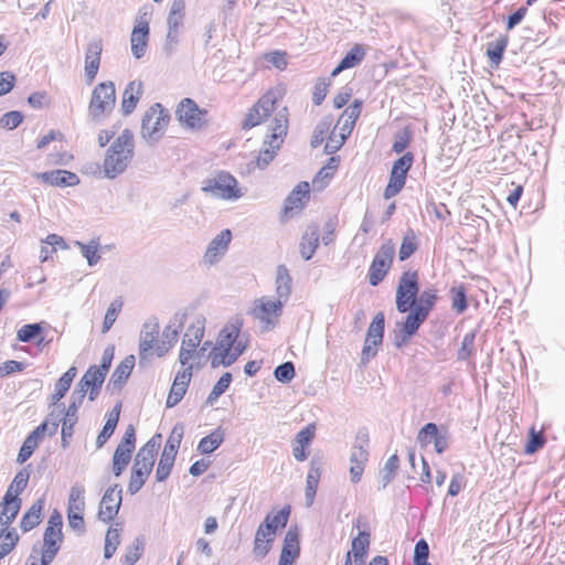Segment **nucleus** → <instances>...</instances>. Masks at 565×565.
<instances>
[{
    "label": "nucleus",
    "mask_w": 565,
    "mask_h": 565,
    "mask_svg": "<svg viewBox=\"0 0 565 565\" xmlns=\"http://www.w3.org/2000/svg\"><path fill=\"white\" fill-rule=\"evenodd\" d=\"M85 510V488L82 483H74L70 489L67 515L84 514Z\"/></svg>",
    "instance_id": "31"
},
{
    "label": "nucleus",
    "mask_w": 565,
    "mask_h": 565,
    "mask_svg": "<svg viewBox=\"0 0 565 565\" xmlns=\"http://www.w3.org/2000/svg\"><path fill=\"white\" fill-rule=\"evenodd\" d=\"M437 301V291L435 289H426L418 294L415 308L407 315L412 320L424 323L428 318L429 312L433 310Z\"/></svg>",
    "instance_id": "17"
},
{
    "label": "nucleus",
    "mask_w": 565,
    "mask_h": 565,
    "mask_svg": "<svg viewBox=\"0 0 565 565\" xmlns=\"http://www.w3.org/2000/svg\"><path fill=\"white\" fill-rule=\"evenodd\" d=\"M366 444H367L366 439L360 440V438H358V441L353 446L352 451H351V456H350L351 463L365 465V462L367 461V456H369L367 450L364 447V445H366Z\"/></svg>",
    "instance_id": "61"
},
{
    "label": "nucleus",
    "mask_w": 565,
    "mask_h": 565,
    "mask_svg": "<svg viewBox=\"0 0 565 565\" xmlns=\"http://www.w3.org/2000/svg\"><path fill=\"white\" fill-rule=\"evenodd\" d=\"M77 374L75 366H71L55 383L54 393L52 394V404L55 405L61 401L70 390L72 382Z\"/></svg>",
    "instance_id": "36"
},
{
    "label": "nucleus",
    "mask_w": 565,
    "mask_h": 565,
    "mask_svg": "<svg viewBox=\"0 0 565 565\" xmlns=\"http://www.w3.org/2000/svg\"><path fill=\"white\" fill-rule=\"evenodd\" d=\"M309 200V183L300 182L286 198L284 213L292 215L299 212Z\"/></svg>",
    "instance_id": "20"
},
{
    "label": "nucleus",
    "mask_w": 565,
    "mask_h": 565,
    "mask_svg": "<svg viewBox=\"0 0 565 565\" xmlns=\"http://www.w3.org/2000/svg\"><path fill=\"white\" fill-rule=\"evenodd\" d=\"M370 533L367 531L359 532L352 540V551L355 565H363L370 546Z\"/></svg>",
    "instance_id": "34"
},
{
    "label": "nucleus",
    "mask_w": 565,
    "mask_h": 565,
    "mask_svg": "<svg viewBox=\"0 0 565 565\" xmlns=\"http://www.w3.org/2000/svg\"><path fill=\"white\" fill-rule=\"evenodd\" d=\"M399 466V458L396 454L392 455L385 462L382 471H381V482L382 488H386V486L394 479L395 472Z\"/></svg>",
    "instance_id": "48"
},
{
    "label": "nucleus",
    "mask_w": 565,
    "mask_h": 565,
    "mask_svg": "<svg viewBox=\"0 0 565 565\" xmlns=\"http://www.w3.org/2000/svg\"><path fill=\"white\" fill-rule=\"evenodd\" d=\"M134 156V134L129 129H124L105 152L102 166L104 177L115 179L122 174L130 166Z\"/></svg>",
    "instance_id": "1"
},
{
    "label": "nucleus",
    "mask_w": 565,
    "mask_h": 565,
    "mask_svg": "<svg viewBox=\"0 0 565 565\" xmlns=\"http://www.w3.org/2000/svg\"><path fill=\"white\" fill-rule=\"evenodd\" d=\"M150 12L147 8H142L139 10L138 17L135 21V26L130 36L131 44V53L132 55L139 60L141 58L147 51L148 41H149V21H150Z\"/></svg>",
    "instance_id": "12"
},
{
    "label": "nucleus",
    "mask_w": 565,
    "mask_h": 565,
    "mask_svg": "<svg viewBox=\"0 0 565 565\" xmlns=\"http://www.w3.org/2000/svg\"><path fill=\"white\" fill-rule=\"evenodd\" d=\"M429 546L428 543L422 539L414 548V565H431L428 563Z\"/></svg>",
    "instance_id": "60"
},
{
    "label": "nucleus",
    "mask_w": 565,
    "mask_h": 565,
    "mask_svg": "<svg viewBox=\"0 0 565 565\" xmlns=\"http://www.w3.org/2000/svg\"><path fill=\"white\" fill-rule=\"evenodd\" d=\"M413 162V153L406 152L393 163L390 181L384 190L385 199H391L402 191L406 182L407 172L412 168Z\"/></svg>",
    "instance_id": "11"
},
{
    "label": "nucleus",
    "mask_w": 565,
    "mask_h": 565,
    "mask_svg": "<svg viewBox=\"0 0 565 565\" xmlns=\"http://www.w3.org/2000/svg\"><path fill=\"white\" fill-rule=\"evenodd\" d=\"M2 511L0 513V525L8 527L15 516L18 515L21 508V500H9L2 498Z\"/></svg>",
    "instance_id": "40"
},
{
    "label": "nucleus",
    "mask_w": 565,
    "mask_h": 565,
    "mask_svg": "<svg viewBox=\"0 0 565 565\" xmlns=\"http://www.w3.org/2000/svg\"><path fill=\"white\" fill-rule=\"evenodd\" d=\"M202 191L212 198L234 201L244 195L236 179L227 172H218L203 181Z\"/></svg>",
    "instance_id": "6"
},
{
    "label": "nucleus",
    "mask_w": 565,
    "mask_h": 565,
    "mask_svg": "<svg viewBox=\"0 0 565 565\" xmlns=\"http://www.w3.org/2000/svg\"><path fill=\"white\" fill-rule=\"evenodd\" d=\"M143 540L135 539L131 545L127 546L121 565H134L141 556L143 551Z\"/></svg>",
    "instance_id": "49"
},
{
    "label": "nucleus",
    "mask_w": 565,
    "mask_h": 565,
    "mask_svg": "<svg viewBox=\"0 0 565 565\" xmlns=\"http://www.w3.org/2000/svg\"><path fill=\"white\" fill-rule=\"evenodd\" d=\"M120 531L119 524L111 525L105 537L104 557L109 559L115 554L117 547L120 544Z\"/></svg>",
    "instance_id": "41"
},
{
    "label": "nucleus",
    "mask_w": 565,
    "mask_h": 565,
    "mask_svg": "<svg viewBox=\"0 0 565 565\" xmlns=\"http://www.w3.org/2000/svg\"><path fill=\"white\" fill-rule=\"evenodd\" d=\"M143 87L141 81H131L127 84L121 100L124 115H130L142 96Z\"/></svg>",
    "instance_id": "26"
},
{
    "label": "nucleus",
    "mask_w": 565,
    "mask_h": 565,
    "mask_svg": "<svg viewBox=\"0 0 565 565\" xmlns=\"http://www.w3.org/2000/svg\"><path fill=\"white\" fill-rule=\"evenodd\" d=\"M199 344L200 343L192 341L191 338L183 337L179 354V361L182 365H185L192 359L193 352Z\"/></svg>",
    "instance_id": "64"
},
{
    "label": "nucleus",
    "mask_w": 565,
    "mask_h": 565,
    "mask_svg": "<svg viewBox=\"0 0 565 565\" xmlns=\"http://www.w3.org/2000/svg\"><path fill=\"white\" fill-rule=\"evenodd\" d=\"M281 300H271L267 297H262L255 302L250 315L263 324L262 331L267 332L276 327L278 318L281 315Z\"/></svg>",
    "instance_id": "10"
},
{
    "label": "nucleus",
    "mask_w": 565,
    "mask_h": 565,
    "mask_svg": "<svg viewBox=\"0 0 565 565\" xmlns=\"http://www.w3.org/2000/svg\"><path fill=\"white\" fill-rule=\"evenodd\" d=\"M330 79H327L324 77L318 78V81L315 84L313 93H312V102L315 105L319 106L324 100L328 89L330 86Z\"/></svg>",
    "instance_id": "62"
},
{
    "label": "nucleus",
    "mask_w": 565,
    "mask_h": 565,
    "mask_svg": "<svg viewBox=\"0 0 565 565\" xmlns=\"http://www.w3.org/2000/svg\"><path fill=\"white\" fill-rule=\"evenodd\" d=\"M160 437L159 434L153 436L138 450L127 488L130 494H136L143 487L151 473L160 446L158 441Z\"/></svg>",
    "instance_id": "2"
},
{
    "label": "nucleus",
    "mask_w": 565,
    "mask_h": 565,
    "mask_svg": "<svg viewBox=\"0 0 565 565\" xmlns=\"http://www.w3.org/2000/svg\"><path fill=\"white\" fill-rule=\"evenodd\" d=\"M319 245V228L317 225L309 226L300 243V254L305 260H309Z\"/></svg>",
    "instance_id": "30"
},
{
    "label": "nucleus",
    "mask_w": 565,
    "mask_h": 565,
    "mask_svg": "<svg viewBox=\"0 0 565 565\" xmlns=\"http://www.w3.org/2000/svg\"><path fill=\"white\" fill-rule=\"evenodd\" d=\"M395 256V245L388 239L384 242L375 254L369 269V282L377 286L387 275Z\"/></svg>",
    "instance_id": "9"
},
{
    "label": "nucleus",
    "mask_w": 565,
    "mask_h": 565,
    "mask_svg": "<svg viewBox=\"0 0 565 565\" xmlns=\"http://www.w3.org/2000/svg\"><path fill=\"white\" fill-rule=\"evenodd\" d=\"M184 15L185 0H173L167 18V28L182 30Z\"/></svg>",
    "instance_id": "37"
},
{
    "label": "nucleus",
    "mask_w": 565,
    "mask_h": 565,
    "mask_svg": "<svg viewBox=\"0 0 565 565\" xmlns=\"http://www.w3.org/2000/svg\"><path fill=\"white\" fill-rule=\"evenodd\" d=\"M116 104V87L114 82L99 83L92 92L88 104V115L94 121H100L110 114Z\"/></svg>",
    "instance_id": "5"
},
{
    "label": "nucleus",
    "mask_w": 565,
    "mask_h": 565,
    "mask_svg": "<svg viewBox=\"0 0 565 565\" xmlns=\"http://www.w3.org/2000/svg\"><path fill=\"white\" fill-rule=\"evenodd\" d=\"M276 533L271 530V526L262 522L255 533L254 555L258 558L265 557L271 548Z\"/></svg>",
    "instance_id": "21"
},
{
    "label": "nucleus",
    "mask_w": 565,
    "mask_h": 565,
    "mask_svg": "<svg viewBox=\"0 0 565 565\" xmlns=\"http://www.w3.org/2000/svg\"><path fill=\"white\" fill-rule=\"evenodd\" d=\"M185 318V312H177L169 324L166 326L161 342L156 348L158 356H163L177 343L179 333L183 329Z\"/></svg>",
    "instance_id": "14"
},
{
    "label": "nucleus",
    "mask_w": 565,
    "mask_h": 565,
    "mask_svg": "<svg viewBox=\"0 0 565 565\" xmlns=\"http://www.w3.org/2000/svg\"><path fill=\"white\" fill-rule=\"evenodd\" d=\"M122 489L119 484L109 487L100 502L98 510V519L105 523L110 522L117 514L122 501Z\"/></svg>",
    "instance_id": "13"
},
{
    "label": "nucleus",
    "mask_w": 565,
    "mask_h": 565,
    "mask_svg": "<svg viewBox=\"0 0 565 565\" xmlns=\"http://www.w3.org/2000/svg\"><path fill=\"white\" fill-rule=\"evenodd\" d=\"M270 134L264 140V149L256 157L255 166L265 169L275 158L288 130V109L282 107L277 110L269 124Z\"/></svg>",
    "instance_id": "3"
},
{
    "label": "nucleus",
    "mask_w": 565,
    "mask_h": 565,
    "mask_svg": "<svg viewBox=\"0 0 565 565\" xmlns=\"http://www.w3.org/2000/svg\"><path fill=\"white\" fill-rule=\"evenodd\" d=\"M508 44V40L505 38L497 39L493 42L489 43L487 49V55L492 64L498 66L502 60L503 53L505 51Z\"/></svg>",
    "instance_id": "47"
},
{
    "label": "nucleus",
    "mask_w": 565,
    "mask_h": 565,
    "mask_svg": "<svg viewBox=\"0 0 565 565\" xmlns=\"http://www.w3.org/2000/svg\"><path fill=\"white\" fill-rule=\"evenodd\" d=\"M77 245L89 266H95L100 260V254L98 252L99 244L97 242L90 241L88 244L77 242Z\"/></svg>",
    "instance_id": "53"
},
{
    "label": "nucleus",
    "mask_w": 565,
    "mask_h": 565,
    "mask_svg": "<svg viewBox=\"0 0 565 565\" xmlns=\"http://www.w3.org/2000/svg\"><path fill=\"white\" fill-rule=\"evenodd\" d=\"M106 375L104 372L97 370V365H90L83 377L79 380L77 386L87 391V387H102Z\"/></svg>",
    "instance_id": "39"
},
{
    "label": "nucleus",
    "mask_w": 565,
    "mask_h": 565,
    "mask_svg": "<svg viewBox=\"0 0 565 565\" xmlns=\"http://www.w3.org/2000/svg\"><path fill=\"white\" fill-rule=\"evenodd\" d=\"M43 332L41 323H29L22 326L17 332V339L21 342H30L38 339Z\"/></svg>",
    "instance_id": "51"
},
{
    "label": "nucleus",
    "mask_w": 565,
    "mask_h": 565,
    "mask_svg": "<svg viewBox=\"0 0 565 565\" xmlns=\"http://www.w3.org/2000/svg\"><path fill=\"white\" fill-rule=\"evenodd\" d=\"M19 541V535L17 534L15 530H9L6 531V529H2L0 532V559L3 558L6 555H8L13 547L15 546L17 542Z\"/></svg>",
    "instance_id": "46"
},
{
    "label": "nucleus",
    "mask_w": 565,
    "mask_h": 565,
    "mask_svg": "<svg viewBox=\"0 0 565 565\" xmlns=\"http://www.w3.org/2000/svg\"><path fill=\"white\" fill-rule=\"evenodd\" d=\"M224 440V431L221 428H216L210 435L203 437L199 445L198 450L203 455L212 454L216 450Z\"/></svg>",
    "instance_id": "38"
},
{
    "label": "nucleus",
    "mask_w": 565,
    "mask_h": 565,
    "mask_svg": "<svg viewBox=\"0 0 565 565\" xmlns=\"http://www.w3.org/2000/svg\"><path fill=\"white\" fill-rule=\"evenodd\" d=\"M170 121L169 111L159 103L153 104L142 116L140 136L148 145H154L166 134Z\"/></svg>",
    "instance_id": "4"
},
{
    "label": "nucleus",
    "mask_w": 565,
    "mask_h": 565,
    "mask_svg": "<svg viewBox=\"0 0 565 565\" xmlns=\"http://www.w3.org/2000/svg\"><path fill=\"white\" fill-rule=\"evenodd\" d=\"M419 294L417 271H404L396 287L395 305L399 313H409L415 308Z\"/></svg>",
    "instance_id": "7"
},
{
    "label": "nucleus",
    "mask_w": 565,
    "mask_h": 565,
    "mask_svg": "<svg viewBox=\"0 0 565 565\" xmlns=\"http://www.w3.org/2000/svg\"><path fill=\"white\" fill-rule=\"evenodd\" d=\"M281 98L282 90L280 88L269 89L257 100V103L252 108H249L244 118L243 128L250 129L260 125L276 109V104Z\"/></svg>",
    "instance_id": "8"
},
{
    "label": "nucleus",
    "mask_w": 565,
    "mask_h": 565,
    "mask_svg": "<svg viewBox=\"0 0 565 565\" xmlns=\"http://www.w3.org/2000/svg\"><path fill=\"white\" fill-rule=\"evenodd\" d=\"M121 307H122V302L118 299L114 300L107 311H106V315H105V318H104V322H103V328H102V332L103 333H106L110 330V328L113 327V324L115 323V321L117 320V317H118V313L120 312L121 310Z\"/></svg>",
    "instance_id": "55"
},
{
    "label": "nucleus",
    "mask_w": 565,
    "mask_h": 565,
    "mask_svg": "<svg viewBox=\"0 0 565 565\" xmlns=\"http://www.w3.org/2000/svg\"><path fill=\"white\" fill-rule=\"evenodd\" d=\"M159 335V324L158 322L147 321L142 326V330L140 333L139 341V360L140 363L143 360H147L150 351L153 349V345Z\"/></svg>",
    "instance_id": "23"
},
{
    "label": "nucleus",
    "mask_w": 565,
    "mask_h": 565,
    "mask_svg": "<svg viewBox=\"0 0 565 565\" xmlns=\"http://www.w3.org/2000/svg\"><path fill=\"white\" fill-rule=\"evenodd\" d=\"M232 239L230 230H224L217 234L207 245L204 254L205 264L213 265L225 254Z\"/></svg>",
    "instance_id": "19"
},
{
    "label": "nucleus",
    "mask_w": 565,
    "mask_h": 565,
    "mask_svg": "<svg viewBox=\"0 0 565 565\" xmlns=\"http://www.w3.org/2000/svg\"><path fill=\"white\" fill-rule=\"evenodd\" d=\"M63 542L62 531L52 530V526H46L43 534V548L58 552Z\"/></svg>",
    "instance_id": "50"
},
{
    "label": "nucleus",
    "mask_w": 565,
    "mask_h": 565,
    "mask_svg": "<svg viewBox=\"0 0 565 565\" xmlns=\"http://www.w3.org/2000/svg\"><path fill=\"white\" fill-rule=\"evenodd\" d=\"M289 514H290V507L287 505V507H284L278 512H276L275 514H273V513L267 514L265 520L263 521V523H267L268 525H270L271 530H274V532L277 533V530L279 527H285L287 525Z\"/></svg>",
    "instance_id": "44"
},
{
    "label": "nucleus",
    "mask_w": 565,
    "mask_h": 565,
    "mask_svg": "<svg viewBox=\"0 0 565 565\" xmlns=\"http://www.w3.org/2000/svg\"><path fill=\"white\" fill-rule=\"evenodd\" d=\"M274 375L277 381L289 383L296 375L294 363L288 361L279 364L275 369Z\"/></svg>",
    "instance_id": "59"
},
{
    "label": "nucleus",
    "mask_w": 565,
    "mask_h": 565,
    "mask_svg": "<svg viewBox=\"0 0 565 565\" xmlns=\"http://www.w3.org/2000/svg\"><path fill=\"white\" fill-rule=\"evenodd\" d=\"M44 503V498L38 499L23 514L20 524L23 532H29L41 523Z\"/></svg>",
    "instance_id": "29"
},
{
    "label": "nucleus",
    "mask_w": 565,
    "mask_h": 565,
    "mask_svg": "<svg viewBox=\"0 0 565 565\" xmlns=\"http://www.w3.org/2000/svg\"><path fill=\"white\" fill-rule=\"evenodd\" d=\"M299 535L296 531L288 530L285 535L278 565H291L299 556Z\"/></svg>",
    "instance_id": "25"
},
{
    "label": "nucleus",
    "mask_w": 565,
    "mask_h": 565,
    "mask_svg": "<svg viewBox=\"0 0 565 565\" xmlns=\"http://www.w3.org/2000/svg\"><path fill=\"white\" fill-rule=\"evenodd\" d=\"M276 292L278 300L286 301L291 292V277L289 270L285 265L277 267L276 275Z\"/></svg>",
    "instance_id": "35"
},
{
    "label": "nucleus",
    "mask_w": 565,
    "mask_h": 565,
    "mask_svg": "<svg viewBox=\"0 0 565 565\" xmlns=\"http://www.w3.org/2000/svg\"><path fill=\"white\" fill-rule=\"evenodd\" d=\"M385 329V316L382 311L377 312L366 332L365 341L372 342L374 347L382 343Z\"/></svg>",
    "instance_id": "33"
},
{
    "label": "nucleus",
    "mask_w": 565,
    "mask_h": 565,
    "mask_svg": "<svg viewBox=\"0 0 565 565\" xmlns=\"http://www.w3.org/2000/svg\"><path fill=\"white\" fill-rule=\"evenodd\" d=\"M361 108L362 102L356 99L350 106H348L339 117L337 126H339L340 138H342V141H344L351 135L355 121L361 114Z\"/></svg>",
    "instance_id": "22"
},
{
    "label": "nucleus",
    "mask_w": 565,
    "mask_h": 565,
    "mask_svg": "<svg viewBox=\"0 0 565 565\" xmlns=\"http://www.w3.org/2000/svg\"><path fill=\"white\" fill-rule=\"evenodd\" d=\"M181 30L167 28L164 44L162 46L167 56H171L180 42Z\"/></svg>",
    "instance_id": "58"
},
{
    "label": "nucleus",
    "mask_w": 565,
    "mask_h": 565,
    "mask_svg": "<svg viewBox=\"0 0 565 565\" xmlns=\"http://www.w3.org/2000/svg\"><path fill=\"white\" fill-rule=\"evenodd\" d=\"M440 429L435 423H428L419 429L417 441L422 447H426L434 441Z\"/></svg>",
    "instance_id": "54"
},
{
    "label": "nucleus",
    "mask_w": 565,
    "mask_h": 565,
    "mask_svg": "<svg viewBox=\"0 0 565 565\" xmlns=\"http://www.w3.org/2000/svg\"><path fill=\"white\" fill-rule=\"evenodd\" d=\"M30 478V472L26 468L21 469L14 476L12 482L7 489L3 498L9 500H21L19 495L26 488Z\"/></svg>",
    "instance_id": "32"
},
{
    "label": "nucleus",
    "mask_w": 565,
    "mask_h": 565,
    "mask_svg": "<svg viewBox=\"0 0 565 565\" xmlns=\"http://www.w3.org/2000/svg\"><path fill=\"white\" fill-rule=\"evenodd\" d=\"M331 126V119L330 118H323L318 122L313 130V135L311 138V146L313 148H317L320 146L324 139V135L329 131Z\"/></svg>",
    "instance_id": "63"
},
{
    "label": "nucleus",
    "mask_w": 565,
    "mask_h": 565,
    "mask_svg": "<svg viewBox=\"0 0 565 565\" xmlns=\"http://www.w3.org/2000/svg\"><path fill=\"white\" fill-rule=\"evenodd\" d=\"M120 409L121 404H116L115 407L107 414L106 423L96 438L97 448H102L114 434L119 420Z\"/></svg>",
    "instance_id": "28"
},
{
    "label": "nucleus",
    "mask_w": 565,
    "mask_h": 565,
    "mask_svg": "<svg viewBox=\"0 0 565 565\" xmlns=\"http://www.w3.org/2000/svg\"><path fill=\"white\" fill-rule=\"evenodd\" d=\"M451 307L457 312H463L467 307L466 289L463 286L452 287L451 290Z\"/></svg>",
    "instance_id": "56"
},
{
    "label": "nucleus",
    "mask_w": 565,
    "mask_h": 565,
    "mask_svg": "<svg viewBox=\"0 0 565 565\" xmlns=\"http://www.w3.org/2000/svg\"><path fill=\"white\" fill-rule=\"evenodd\" d=\"M365 51L361 45H354L340 61L341 68H351L360 64L364 58Z\"/></svg>",
    "instance_id": "52"
},
{
    "label": "nucleus",
    "mask_w": 565,
    "mask_h": 565,
    "mask_svg": "<svg viewBox=\"0 0 565 565\" xmlns=\"http://www.w3.org/2000/svg\"><path fill=\"white\" fill-rule=\"evenodd\" d=\"M132 451L134 450L128 448L117 446L113 456V473L115 477H119L124 472L131 460Z\"/></svg>",
    "instance_id": "42"
},
{
    "label": "nucleus",
    "mask_w": 565,
    "mask_h": 565,
    "mask_svg": "<svg viewBox=\"0 0 565 565\" xmlns=\"http://www.w3.org/2000/svg\"><path fill=\"white\" fill-rule=\"evenodd\" d=\"M103 42L100 39H92L85 51L84 76L87 85L93 84L98 73L102 60Z\"/></svg>",
    "instance_id": "15"
},
{
    "label": "nucleus",
    "mask_w": 565,
    "mask_h": 565,
    "mask_svg": "<svg viewBox=\"0 0 565 565\" xmlns=\"http://www.w3.org/2000/svg\"><path fill=\"white\" fill-rule=\"evenodd\" d=\"M135 361L136 360L134 355H128L117 365L108 381V390H121L134 370Z\"/></svg>",
    "instance_id": "24"
},
{
    "label": "nucleus",
    "mask_w": 565,
    "mask_h": 565,
    "mask_svg": "<svg viewBox=\"0 0 565 565\" xmlns=\"http://www.w3.org/2000/svg\"><path fill=\"white\" fill-rule=\"evenodd\" d=\"M239 335V327L235 324L226 326L220 332L218 339L215 345L223 349H233L236 340Z\"/></svg>",
    "instance_id": "43"
},
{
    "label": "nucleus",
    "mask_w": 565,
    "mask_h": 565,
    "mask_svg": "<svg viewBox=\"0 0 565 565\" xmlns=\"http://www.w3.org/2000/svg\"><path fill=\"white\" fill-rule=\"evenodd\" d=\"M396 326L399 329L395 331L393 342L396 348L401 349L408 343L414 334H416L422 323L416 320H412L409 316H406L405 319L401 322H397Z\"/></svg>",
    "instance_id": "27"
},
{
    "label": "nucleus",
    "mask_w": 565,
    "mask_h": 565,
    "mask_svg": "<svg viewBox=\"0 0 565 565\" xmlns=\"http://www.w3.org/2000/svg\"><path fill=\"white\" fill-rule=\"evenodd\" d=\"M205 111L201 110L198 104L191 98H184L178 105L175 116L181 125L191 129H198L203 125V115Z\"/></svg>",
    "instance_id": "16"
},
{
    "label": "nucleus",
    "mask_w": 565,
    "mask_h": 565,
    "mask_svg": "<svg viewBox=\"0 0 565 565\" xmlns=\"http://www.w3.org/2000/svg\"><path fill=\"white\" fill-rule=\"evenodd\" d=\"M192 377V365L179 371L167 397V407H174L181 402Z\"/></svg>",
    "instance_id": "18"
},
{
    "label": "nucleus",
    "mask_w": 565,
    "mask_h": 565,
    "mask_svg": "<svg viewBox=\"0 0 565 565\" xmlns=\"http://www.w3.org/2000/svg\"><path fill=\"white\" fill-rule=\"evenodd\" d=\"M232 382V374L230 372L224 373L220 380L216 382V384L213 386L211 393L209 394L206 398V404L212 406L218 397L225 393V391L230 387V384Z\"/></svg>",
    "instance_id": "45"
},
{
    "label": "nucleus",
    "mask_w": 565,
    "mask_h": 565,
    "mask_svg": "<svg viewBox=\"0 0 565 565\" xmlns=\"http://www.w3.org/2000/svg\"><path fill=\"white\" fill-rule=\"evenodd\" d=\"M416 249H417V244H416L415 235L413 232H411L404 236L403 242L401 244V247L398 250L399 260H402V262L406 260L415 253Z\"/></svg>",
    "instance_id": "57"
}]
</instances>
